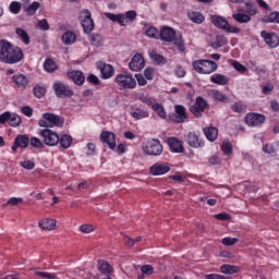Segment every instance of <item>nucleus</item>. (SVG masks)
Wrapping results in <instances>:
<instances>
[{"instance_id": "nucleus-41", "label": "nucleus", "mask_w": 279, "mask_h": 279, "mask_svg": "<svg viewBox=\"0 0 279 279\" xmlns=\"http://www.w3.org/2000/svg\"><path fill=\"white\" fill-rule=\"evenodd\" d=\"M264 23H277L279 25V12H271L264 17Z\"/></svg>"}, {"instance_id": "nucleus-50", "label": "nucleus", "mask_w": 279, "mask_h": 279, "mask_svg": "<svg viewBox=\"0 0 279 279\" xmlns=\"http://www.w3.org/2000/svg\"><path fill=\"white\" fill-rule=\"evenodd\" d=\"M231 65L233 66V69H235V71H238L239 73H245L247 71V68H245V65L241 64L239 61H232Z\"/></svg>"}, {"instance_id": "nucleus-56", "label": "nucleus", "mask_w": 279, "mask_h": 279, "mask_svg": "<svg viewBox=\"0 0 279 279\" xmlns=\"http://www.w3.org/2000/svg\"><path fill=\"white\" fill-rule=\"evenodd\" d=\"M38 29H41L43 32H47L49 29V22H47L46 19L38 21L37 23Z\"/></svg>"}, {"instance_id": "nucleus-59", "label": "nucleus", "mask_w": 279, "mask_h": 279, "mask_svg": "<svg viewBox=\"0 0 279 279\" xmlns=\"http://www.w3.org/2000/svg\"><path fill=\"white\" fill-rule=\"evenodd\" d=\"M174 73H175L177 77H184V75H186V70H184V68H182V65H177L174 69Z\"/></svg>"}, {"instance_id": "nucleus-23", "label": "nucleus", "mask_w": 279, "mask_h": 279, "mask_svg": "<svg viewBox=\"0 0 279 279\" xmlns=\"http://www.w3.org/2000/svg\"><path fill=\"white\" fill-rule=\"evenodd\" d=\"M232 19L240 24L250 23V21H252V16L245 13L243 9H238V12L232 14Z\"/></svg>"}, {"instance_id": "nucleus-17", "label": "nucleus", "mask_w": 279, "mask_h": 279, "mask_svg": "<svg viewBox=\"0 0 279 279\" xmlns=\"http://www.w3.org/2000/svg\"><path fill=\"white\" fill-rule=\"evenodd\" d=\"M100 140L106 143L109 149H117V136L110 131H102L100 134Z\"/></svg>"}, {"instance_id": "nucleus-6", "label": "nucleus", "mask_w": 279, "mask_h": 279, "mask_svg": "<svg viewBox=\"0 0 279 279\" xmlns=\"http://www.w3.org/2000/svg\"><path fill=\"white\" fill-rule=\"evenodd\" d=\"M38 136L43 138L44 145L48 147H56L60 143V136L51 129H41L38 131Z\"/></svg>"}, {"instance_id": "nucleus-58", "label": "nucleus", "mask_w": 279, "mask_h": 279, "mask_svg": "<svg viewBox=\"0 0 279 279\" xmlns=\"http://www.w3.org/2000/svg\"><path fill=\"white\" fill-rule=\"evenodd\" d=\"M35 276H38L39 278H46V279H56V275H51L49 272H44V271H35Z\"/></svg>"}, {"instance_id": "nucleus-52", "label": "nucleus", "mask_w": 279, "mask_h": 279, "mask_svg": "<svg viewBox=\"0 0 279 279\" xmlns=\"http://www.w3.org/2000/svg\"><path fill=\"white\" fill-rule=\"evenodd\" d=\"M145 35L148 36V38H157L158 37V28L151 26L146 29Z\"/></svg>"}, {"instance_id": "nucleus-21", "label": "nucleus", "mask_w": 279, "mask_h": 279, "mask_svg": "<svg viewBox=\"0 0 279 279\" xmlns=\"http://www.w3.org/2000/svg\"><path fill=\"white\" fill-rule=\"evenodd\" d=\"M170 168L167 163H155L150 167L151 175H165V173H169Z\"/></svg>"}, {"instance_id": "nucleus-45", "label": "nucleus", "mask_w": 279, "mask_h": 279, "mask_svg": "<svg viewBox=\"0 0 279 279\" xmlns=\"http://www.w3.org/2000/svg\"><path fill=\"white\" fill-rule=\"evenodd\" d=\"M80 232L83 234H90V232H95V226L90 223H84L78 227Z\"/></svg>"}, {"instance_id": "nucleus-63", "label": "nucleus", "mask_w": 279, "mask_h": 279, "mask_svg": "<svg viewBox=\"0 0 279 279\" xmlns=\"http://www.w3.org/2000/svg\"><path fill=\"white\" fill-rule=\"evenodd\" d=\"M124 16L128 23H130V21H134L136 19V11H128Z\"/></svg>"}, {"instance_id": "nucleus-43", "label": "nucleus", "mask_w": 279, "mask_h": 279, "mask_svg": "<svg viewBox=\"0 0 279 279\" xmlns=\"http://www.w3.org/2000/svg\"><path fill=\"white\" fill-rule=\"evenodd\" d=\"M31 145L34 147V149H44L45 148V142L40 141L38 137H32L29 140Z\"/></svg>"}, {"instance_id": "nucleus-12", "label": "nucleus", "mask_w": 279, "mask_h": 279, "mask_svg": "<svg viewBox=\"0 0 279 279\" xmlns=\"http://www.w3.org/2000/svg\"><path fill=\"white\" fill-rule=\"evenodd\" d=\"M174 112L175 114L170 116V121H172V123H184V121L189 119L186 116V108L182 105H175Z\"/></svg>"}, {"instance_id": "nucleus-18", "label": "nucleus", "mask_w": 279, "mask_h": 279, "mask_svg": "<svg viewBox=\"0 0 279 279\" xmlns=\"http://www.w3.org/2000/svg\"><path fill=\"white\" fill-rule=\"evenodd\" d=\"M262 38H264L266 45L271 49H275L279 45V37L276 33H268L266 31L260 32Z\"/></svg>"}, {"instance_id": "nucleus-37", "label": "nucleus", "mask_w": 279, "mask_h": 279, "mask_svg": "<svg viewBox=\"0 0 279 279\" xmlns=\"http://www.w3.org/2000/svg\"><path fill=\"white\" fill-rule=\"evenodd\" d=\"M138 99H140V101H142V104H146V106H150V108H153V106L157 102L156 98L149 97L145 94H141L138 96Z\"/></svg>"}, {"instance_id": "nucleus-4", "label": "nucleus", "mask_w": 279, "mask_h": 279, "mask_svg": "<svg viewBox=\"0 0 279 279\" xmlns=\"http://www.w3.org/2000/svg\"><path fill=\"white\" fill-rule=\"evenodd\" d=\"M210 22L213 25H215V27L218 29H223L225 32H228V34H241V28L230 25L228 20L221 15H211Z\"/></svg>"}, {"instance_id": "nucleus-51", "label": "nucleus", "mask_w": 279, "mask_h": 279, "mask_svg": "<svg viewBox=\"0 0 279 279\" xmlns=\"http://www.w3.org/2000/svg\"><path fill=\"white\" fill-rule=\"evenodd\" d=\"M245 5H246V14L248 16H256L257 14L256 7H254V4L250 2H246Z\"/></svg>"}, {"instance_id": "nucleus-38", "label": "nucleus", "mask_w": 279, "mask_h": 279, "mask_svg": "<svg viewBox=\"0 0 279 279\" xmlns=\"http://www.w3.org/2000/svg\"><path fill=\"white\" fill-rule=\"evenodd\" d=\"M149 58L154 60L157 64H167V58H165L162 54H158L156 52H150Z\"/></svg>"}, {"instance_id": "nucleus-24", "label": "nucleus", "mask_w": 279, "mask_h": 279, "mask_svg": "<svg viewBox=\"0 0 279 279\" xmlns=\"http://www.w3.org/2000/svg\"><path fill=\"white\" fill-rule=\"evenodd\" d=\"M68 77H70V80H73L74 84H76L77 86H82V84H84V82L86 81L84 73L78 70L68 72Z\"/></svg>"}, {"instance_id": "nucleus-62", "label": "nucleus", "mask_w": 279, "mask_h": 279, "mask_svg": "<svg viewBox=\"0 0 279 279\" xmlns=\"http://www.w3.org/2000/svg\"><path fill=\"white\" fill-rule=\"evenodd\" d=\"M144 75L146 77V80H154V69L151 68H147L145 71H144Z\"/></svg>"}, {"instance_id": "nucleus-31", "label": "nucleus", "mask_w": 279, "mask_h": 279, "mask_svg": "<svg viewBox=\"0 0 279 279\" xmlns=\"http://www.w3.org/2000/svg\"><path fill=\"white\" fill-rule=\"evenodd\" d=\"M187 16L192 23H196V25H202V22L205 21L204 14L197 11H191L187 13Z\"/></svg>"}, {"instance_id": "nucleus-39", "label": "nucleus", "mask_w": 279, "mask_h": 279, "mask_svg": "<svg viewBox=\"0 0 279 279\" xmlns=\"http://www.w3.org/2000/svg\"><path fill=\"white\" fill-rule=\"evenodd\" d=\"M9 125H11V128H19V125H21V117L16 113H11L9 117Z\"/></svg>"}, {"instance_id": "nucleus-1", "label": "nucleus", "mask_w": 279, "mask_h": 279, "mask_svg": "<svg viewBox=\"0 0 279 279\" xmlns=\"http://www.w3.org/2000/svg\"><path fill=\"white\" fill-rule=\"evenodd\" d=\"M23 60V50L10 41L0 40V62L3 64H19Z\"/></svg>"}, {"instance_id": "nucleus-25", "label": "nucleus", "mask_w": 279, "mask_h": 279, "mask_svg": "<svg viewBox=\"0 0 279 279\" xmlns=\"http://www.w3.org/2000/svg\"><path fill=\"white\" fill-rule=\"evenodd\" d=\"M105 16L112 21L113 23H119L122 27L128 25V17L124 14L105 13Z\"/></svg>"}, {"instance_id": "nucleus-53", "label": "nucleus", "mask_w": 279, "mask_h": 279, "mask_svg": "<svg viewBox=\"0 0 279 279\" xmlns=\"http://www.w3.org/2000/svg\"><path fill=\"white\" fill-rule=\"evenodd\" d=\"M38 8H40V3L33 2L32 4L28 5V8L26 9V12L31 15H34L36 14V10H38Z\"/></svg>"}, {"instance_id": "nucleus-55", "label": "nucleus", "mask_w": 279, "mask_h": 279, "mask_svg": "<svg viewBox=\"0 0 279 279\" xmlns=\"http://www.w3.org/2000/svg\"><path fill=\"white\" fill-rule=\"evenodd\" d=\"M21 167H23V169H27L28 171H32V169H34V167H36V163L32 160H24L21 161Z\"/></svg>"}, {"instance_id": "nucleus-5", "label": "nucleus", "mask_w": 279, "mask_h": 279, "mask_svg": "<svg viewBox=\"0 0 279 279\" xmlns=\"http://www.w3.org/2000/svg\"><path fill=\"white\" fill-rule=\"evenodd\" d=\"M63 123H64V120H62L60 116H57L53 113H44L43 118L38 122V125L39 128H45L49 130V128L63 125Z\"/></svg>"}, {"instance_id": "nucleus-32", "label": "nucleus", "mask_w": 279, "mask_h": 279, "mask_svg": "<svg viewBox=\"0 0 279 279\" xmlns=\"http://www.w3.org/2000/svg\"><path fill=\"white\" fill-rule=\"evenodd\" d=\"M221 274H226L227 276H232V274H239V267L230 264H225L220 267Z\"/></svg>"}, {"instance_id": "nucleus-7", "label": "nucleus", "mask_w": 279, "mask_h": 279, "mask_svg": "<svg viewBox=\"0 0 279 279\" xmlns=\"http://www.w3.org/2000/svg\"><path fill=\"white\" fill-rule=\"evenodd\" d=\"M114 82L120 88L134 89L136 88V80L130 73L118 74Z\"/></svg>"}, {"instance_id": "nucleus-33", "label": "nucleus", "mask_w": 279, "mask_h": 279, "mask_svg": "<svg viewBox=\"0 0 279 279\" xmlns=\"http://www.w3.org/2000/svg\"><path fill=\"white\" fill-rule=\"evenodd\" d=\"M44 69L47 71V73H53V71H58V64H56L53 59L48 58L44 62Z\"/></svg>"}, {"instance_id": "nucleus-20", "label": "nucleus", "mask_w": 279, "mask_h": 279, "mask_svg": "<svg viewBox=\"0 0 279 279\" xmlns=\"http://www.w3.org/2000/svg\"><path fill=\"white\" fill-rule=\"evenodd\" d=\"M167 143L174 154H184V144L178 137H170L167 140Z\"/></svg>"}, {"instance_id": "nucleus-10", "label": "nucleus", "mask_w": 279, "mask_h": 279, "mask_svg": "<svg viewBox=\"0 0 279 279\" xmlns=\"http://www.w3.org/2000/svg\"><path fill=\"white\" fill-rule=\"evenodd\" d=\"M206 108H208V101H206L204 97L198 96L196 97L195 104L190 106L189 110L194 117H196V119H201Z\"/></svg>"}, {"instance_id": "nucleus-36", "label": "nucleus", "mask_w": 279, "mask_h": 279, "mask_svg": "<svg viewBox=\"0 0 279 279\" xmlns=\"http://www.w3.org/2000/svg\"><path fill=\"white\" fill-rule=\"evenodd\" d=\"M153 110L157 113L159 119H167V110H165V107L161 104L156 102L153 106Z\"/></svg>"}, {"instance_id": "nucleus-8", "label": "nucleus", "mask_w": 279, "mask_h": 279, "mask_svg": "<svg viewBox=\"0 0 279 279\" xmlns=\"http://www.w3.org/2000/svg\"><path fill=\"white\" fill-rule=\"evenodd\" d=\"M52 90L59 98L73 97V89H71L69 85L61 81H54L52 84Z\"/></svg>"}, {"instance_id": "nucleus-16", "label": "nucleus", "mask_w": 279, "mask_h": 279, "mask_svg": "<svg viewBox=\"0 0 279 279\" xmlns=\"http://www.w3.org/2000/svg\"><path fill=\"white\" fill-rule=\"evenodd\" d=\"M96 66L100 71L102 80H110L114 75V68L110 64L100 61L96 63Z\"/></svg>"}, {"instance_id": "nucleus-49", "label": "nucleus", "mask_w": 279, "mask_h": 279, "mask_svg": "<svg viewBox=\"0 0 279 279\" xmlns=\"http://www.w3.org/2000/svg\"><path fill=\"white\" fill-rule=\"evenodd\" d=\"M9 10L12 12V14H19V12H21V2H11Z\"/></svg>"}, {"instance_id": "nucleus-15", "label": "nucleus", "mask_w": 279, "mask_h": 279, "mask_svg": "<svg viewBox=\"0 0 279 279\" xmlns=\"http://www.w3.org/2000/svg\"><path fill=\"white\" fill-rule=\"evenodd\" d=\"M185 143L190 145V147H194V149H197L199 147H204V142L199 140V135L195 132H189L184 137Z\"/></svg>"}, {"instance_id": "nucleus-27", "label": "nucleus", "mask_w": 279, "mask_h": 279, "mask_svg": "<svg viewBox=\"0 0 279 279\" xmlns=\"http://www.w3.org/2000/svg\"><path fill=\"white\" fill-rule=\"evenodd\" d=\"M207 141H210L213 143L217 140V136H219V130L215 126H208L203 130Z\"/></svg>"}, {"instance_id": "nucleus-64", "label": "nucleus", "mask_w": 279, "mask_h": 279, "mask_svg": "<svg viewBox=\"0 0 279 279\" xmlns=\"http://www.w3.org/2000/svg\"><path fill=\"white\" fill-rule=\"evenodd\" d=\"M205 279H228L221 275H217V274H210V275H206Z\"/></svg>"}, {"instance_id": "nucleus-48", "label": "nucleus", "mask_w": 279, "mask_h": 279, "mask_svg": "<svg viewBox=\"0 0 279 279\" xmlns=\"http://www.w3.org/2000/svg\"><path fill=\"white\" fill-rule=\"evenodd\" d=\"M245 105L241 104V102H234L231 106V109L233 112H238L239 114H241V112H245Z\"/></svg>"}, {"instance_id": "nucleus-2", "label": "nucleus", "mask_w": 279, "mask_h": 279, "mask_svg": "<svg viewBox=\"0 0 279 279\" xmlns=\"http://www.w3.org/2000/svg\"><path fill=\"white\" fill-rule=\"evenodd\" d=\"M161 40L166 43H174L175 47H178L179 51L182 53L184 51V39L180 34H175V31L169 26H165L159 34Z\"/></svg>"}, {"instance_id": "nucleus-19", "label": "nucleus", "mask_w": 279, "mask_h": 279, "mask_svg": "<svg viewBox=\"0 0 279 279\" xmlns=\"http://www.w3.org/2000/svg\"><path fill=\"white\" fill-rule=\"evenodd\" d=\"M29 146V137L27 135H17L14 138V143L11 147L12 151H16V149H27Z\"/></svg>"}, {"instance_id": "nucleus-61", "label": "nucleus", "mask_w": 279, "mask_h": 279, "mask_svg": "<svg viewBox=\"0 0 279 279\" xmlns=\"http://www.w3.org/2000/svg\"><path fill=\"white\" fill-rule=\"evenodd\" d=\"M214 217H215V219H218V221H229V219H230V215H228L226 213L215 215Z\"/></svg>"}, {"instance_id": "nucleus-3", "label": "nucleus", "mask_w": 279, "mask_h": 279, "mask_svg": "<svg viewBox=\"0 0 279 279\" xmlns=\"http://www.w3.org/2000/svg\"><path fill=\"white\" fill-rule=\"evenodd\" d=\"M192 66L196 73L202 75H210V73H215L218 69L217 62L206 59L193 61Z\"/></svg>"}, {"instance_id": "nucleus-26", "label": "nucleus", "mask_w": 279, "mask_h": 279, "mask_svg": "<svg viewBox=\"0 0 279 279\" xmlns=\"http://www.w3.org/2000/svg\"><path fill=\"white\" fill-rule=\"evenodd\" d=\"M208 95L211 99H215V101H220L221 104H227L228 101V96L218 89L209 90Z\"/></svg>"}, {"instance_id": "nucleus-54", "label": "nucleus", "mask_w": 279, "mask_h": 279, "mask_svg": "<svg viewBox=\"0 0 279 279\" xmlns=\"http://www.w3.org/2000/svg\"><path fill=\"white\" fill-rule=\"evenodd\" d=\"M141 271L144 276H151V274H154V266L144 265L142 266Z\"/></svg>"}, {"instance_id": "nucleus-34", "label": "nucleus", "mask_w": 279, "mask_h": 279, "mask_svg": "<svg viewBox=\"0 0 279 279\" xmlns=\"http://www.w3.org/2000/svg\"><path fill=\"white\" fill-rule=\"evenodd\" d=\"M59 143L63 149H69L73 143V137L69 134H64L59 138Z\"/></svg>"}, {"instance_id": "nucleus-22", "label": "nucleus", "mask_w": 279, "mask_h": 279, "mask_svg": "<svg viewBox=\"0 0 279 279\" xmlns=\"http://www.w3.org/2000/svg\"><path fill=\"white\" fill-rule=\"evenodd\" d=\"M13 82L16 84L17 88L25 90L29 86V78L25 74H15L12 76Z\"/></svg>"}, {"instance_id": "nucleus-29", "label": "nucleus", "mask_w": 279, "mask_h": 279, "mask_svg": "<svg viewBox=\"0 0 279 279\" xmlns=\"http://www.w3.org/2000/svg\"><path fill=\"white\" fill-rule=\"evenodd\" d=\"M210 82H213V84H217L218 86H226V84L230 82V78L223 74H214L210 76Z\"/></svg>"}, {"instance_id": "nucleus-40", "label": "nucleus", "mask_w": 279, "mask_h": 279, "mask_svg": "<svg viewBox=\"0 0 279 279\" xmlns=\"http://www.w3.org/2000/svg\"><path fill=\"white\" fill-rule=\"evenodd\" d=\"M16 35L23 40L24 45H29V35L23 28L15 29Z\"/></svg>"}, {"instance_id": "nucleus-28", "label": "nucleus", "mask_w": 279, "mask_h": 279, "mask_svg": "<svg viewBox=\"0 0 279 279\" xmlns=\"http://www.w3.org/2000/svg\"><path fill=\"white\" fill-rule=\"evenodd\" d=\"M38 227L41 230H48V231L56 230V219L46 218V219L39 220Z\"/></svg>"}, {"instance_id": "nucleus-47", "label": "nucleus", "mask_w": 279, "mask_h": 279, "mask_svg": "<svg viewBox=\"0 0 279 279\" xmlns=\"http://www.w3.org/2000/svg\"><path fill=\"white\" fill-rule=\"evenodd\" d=\"M222 245L232 246L239 243V238H223L221 240Z\"/></svg>"}, {"instance_id": "nucleus-44", "label": "nucleus", "mask_w": 279, "mask_h": 279, "mask_svg": "<svg viewBox=\"0 0 279 279\" xmlns=\"http://www.w3.org/2000/svg\"><path fill=\"white\" fill-rule=\"evenodd\" d=\"M131 117L140 121L141 119H147V117H149V112L145 110L132 111Z\"/></svg>"}, {"instance_id": "nucleus-11", "label": "nucleus", "mask_w": 279, "mask_h": 279, "mask_svg": "<svg viewBox=\"0 0 279 279\" xmlns=\"http://www.w3.org/2000/svg\"><path fill=\"white\" fill-rule=\"evenodd\" d=\"M143 151L147 156H160L162 154V144L158 140H150L143 146Z\"/></svg>"}, {"instance_id": "nucleus-30", "label": "nucleus", "mask_w": 279, "mask_h": 279, "mask_svg": "<svg viewBox=\"0 0 279 279\" xmlns=\"http://www.w3.org/2000/svg\"><path fill=\"white\" fill-rule=\"evenodd\" d=\"M77 40V35L71 31H66L62 35V43L63 45H74V43Z\"/></svg>"}, {"instance_id": "nucleus-9", "label": "nucleus", "mask_w": 279, "mask_h": 279, "mask_svg": "<svg viewBox=\"0 0 279 279\" xmlns=\"http://www.w3.org/2000/svg\"><path fill=\"white\" fill-rule=\"evenodd\" d=\"M80 22L85 34H90L95 29V22L93 21L90 11L83 10L80 13Z\"/></svg>"}, {"instance_id": "nucleus-35", "label": "nucleus", "mask_w": 279, "mask_h": 279, "mask_svg": "<svg viewBox=\"0 0 279 279\" xmlns=\"http://www.w3.org/2000/svg\"><path fill=\"white\" fill-rule=\"evenodd\" d=\"M88 40L93 47H101V43H104V37L99 34H92L88 36Z\"/></svg>"}, {"instance_id": "nucleus-42", "label": "nucleus", "mask_w": 279, "mask_h": 279, "mask_svg": "<svg viewBox=\"0 0 279 279\" xmlns=\"http://www.w3.org/2000/svg\"><path fill=\"white\" fill-rule=\"evenodd\" d=\"M33 93L35 97H37V99H41V97H45V93H47V89L45 88V86L36 85L33 88Z\"/></svg>"}, {"instance_id": "nucleus-13", "label": "nucleus", "mask_w": 279, "mask_h": 279, "mask_svg": "<svg viewBox=\"0 0 279 279\" xmlns=\"http://www.w3.org/2000/svg\"><path fill=\"white\" fill-rule=\"evenodd\" d=\"M244 121L250 128H258L265 123V117L260 113H247Z\"/></svg>"}, {"instance_id": "nucleus-46", "label": "nucleus", "mask_w": 279, "mask_h": 279, "mask_svg": "<svg viewBox=\"0 0 279 279\" xmlns=\"http://www.w3.org/2000/svg\"><path fill=\"white\" fill-rule=\"evenodd\" d=\"M221 150L226 156H230L232 154V144L230 142H222Z\"/></svg>"}, {"instance_id": "nucleus-57", "label": "nucleus", "mask_w": 279, "mask_h": 279, "mask_svg": "<svg viewBox=\"0 0 279 279\" xmlns=\"http://www.w3.org/2000/svg\"><path fill=\"white\" fill-rule=\"evenodd\" d=\"M19 204H23V198H21V197H11L7 202V206H19Z\"/></svg>"}, {"instance_id": "nucleus-14", "label": "nucleus", "mask_w": 279, "mask_h": 279, "mask_svg": "<svg viewBox=\"0 0 279 279\" xmlns=\"http://www.w3.org/2000/svg\"><path fill=\"white\" fill-rule=\"evenodd\" d=\"M129 69L131 71L137 72L143 71L145 69V59L143 58V54L136 53L129 63Z\"/></svg>"}, {"instance_id": "nucleus-60", "label": "nucleus", "mask_w": 279, "mask_h": 279, "mask_svg": "<svg viewBox=\"0 0 279 279\" xmlns=\"http://www.w3.org/2000/svg\"><path fill=\"white\" fill-rule=\"evenodd\" d=\"M135 78L138 86H147V80H145V76H143V74H135Z\"/></svg>"}]
</instances>
